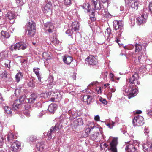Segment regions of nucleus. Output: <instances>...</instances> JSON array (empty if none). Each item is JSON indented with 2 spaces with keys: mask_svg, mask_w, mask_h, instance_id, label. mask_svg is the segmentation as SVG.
<instances>
[{
  "mask_svg": "<svg viewBox=\"0 0 152 152\" xmlns=\"http://www.w3.org/2000/svg\"><path fill=\"white\" fill-rule=\"evenodd\" d=\"M40 69L39 68H34L33 71L36 75L37 76V77L38 80L39 81L41 82V76L40 75L39 70Z\"/></svg>",
  "mask_w": 152,
  "mask_h": 152,
  "instance_id": "28",
  "label": "nucleus"
},
{
  "mask_svg": "<svg viewBox=\"0 0 152 152\" xmlns=\"http://www.w3.org/2000/svg\"><path fill=\"white\" fill-rule=\"evenodd\" d=\"M79 111L78 110L74 108L68 111V113L70 115V119L71 120H74L79 116L80 114L79 113Z\"/></svg>",
  "mask_w": 152,
  "mask_h": 152,
  "instance_id": "11",
  "label": "nucleus"
},
{
  "mask_svg": "<svg viewBox=\"0 0 152 152\" xmlns=\"http://www.w3.org/2000/svg\"><path fill=\"white\" fill-rule=\"evenodd\" d=\"M18 99H16L12 105V107L14 110H17L20 107L21 105L24 102L25 96H24L20 95Z\"/></svg>",
  "mask_w": 152,
  "mask_h": 152,
  "instance_id": "4",
  "label": "nucleus"
},
{
  "mask_svg": "<svg viewBox=\"0 0 152 152\" xmlns=\"http://www.w3.org/2000/svg\"><path fill=\"white\" fill-rule=\"evenodd\" d=\"M100 101L103 104H106L107 103V102L105 99L101 98L100 99Z\"/></svg>",
  "mask_w": 152,
  "mask_h": 152,
  "instance_id": "50",
  "label": "nucleus"
},
{
  "mask_svg": "<svg viewBox=\"0 0 152 152\" xmlns=\"http://www.w3.org/2000/svg\"><path fill=\"white\" fill-rule=\"evenodd\" d=\"M46 112V111L42 110V111H41L40 112V113L39 114V115H38L39 117V118L42 117V115L45 114Z\"/></svg>",
  "mask_w": 152,
  "mask_h": 152,
  "instance_id": "49",
  "label": "nucleus"
},
{
  "mask_svg": "<svg viewBox=\"0 0 152 152\" xmlns=\"http://www.w3.org/2000/svg\"><path fill=\"white\" fill-rule=\"evenodd\" d=\"M31 106L29 104H26L25 105V108L26 110L29 109L30 108H31Z\"/></svg>",
  "mask_w": 152,
  "mask_h": 152,
  "instance_id": "51",
  "label": "nucleus"
},
{
  "mask_svg": "<svg viewBox=\"0 0 152 152\" xmlns=\"http://www.w3.org/2000/svg\"><path fill=\"white\" fill-rule=\"evenodd\" d=\"M21 149V143L18 141L14 142L10 148L9 152H18Z\"/></svg>",
  "mask_w": 152,
  "mask_h": 152,
  "instance_id": "5",
  "label": "nucleus"
},
{
  "mask_svg": "<svg viewBox=\"0 0 152 152\" xmlns=\"http://www.w3.org/2000/svg\"><path fill=\"white\" fill-rule=\"evenodd\" d=\"M26 28L28 32L27 35L28 37H33L36 31L35 23L31 20H29L26 25Z\"/></svg>",
  "mask_w": 152,
  "mask_h": 152,
  "instance_id": "1",
  "label": "nucleus"
},
{
  "mask_svg": "<svg viewBox=\"0 0 152 152\" xmlns=\"http://www.w3.org/2000/svg\"><path fill=\"white\" fill-rule=\"evenodd\" d=\"M92 4L94 7L100 2L99 0H92Z\"/></svg>",
  "mask_w": 152,
  "mask_h": 152,
  "instance_id": "40",
  "label": "nucleus"
},
{
  "mask_svg": "<svg viewBox=\"0 0 152 152\" xmlns=\"http://www.w3.org/2000/svg\"><path fill=\"white\" fill-rule=\"evenodd\" d=\"M138 78L139 76L137 73H135L129 79V87L136 86L135 85L136 82L137 84H139L140 82L137 81Z\"/></svg>",
  "mask_w": 152,
  "mask_h": 152,
  "instance_id": "7",
  "label": "nucleus"
},
{
  "mask_svg": "<svg viewBox=\"0 0 152 152\" xmlns=\"http://www.w3.org/2000/svg\"><path fill=\"white\" fill-rule=\"evenodd\" d=\"M16 2L18 5H23L24 3L22 0H16Z\"/></svg>",
  "mask_w": 152,
  "mask_h": 152,
  "instance_id": "41",
  "label": "nucleus"
},
{
  "mask_svg": "<svg viewBox=\"0 0 152 152\" xmlns=\"http://www.w3.org/2000/svg\"><path fill=\"white\" fill-rule=\"evenodd\" d=\"M1 75L2 78H7V74L6 71H4L2 73Z\"/></svg>",
  "mask_w": 152,
  "mask_h": 152,
  "instance_id": "47",
  "label": "nucleus"
},
{
  "mask_svg": "<svg viewBox=\"0 0 152 152\" xmlns=\"http://www.w3.org/2000/svg\"><path fill=\"white\" fill-rule=\"evenodd\" d=\"M73 31L70 29H68L66 32V34H67L68 36H71L72 35Z\"/></svg>",
  "mask_w": 152,
  "mask_h": 152,
  "instance_id": "43",
  "label": "nucleus"
},
{
  "mask_svg": "<svg viewBox=\"0 0 152 152\" xmlns=\"http://www.w3.org/2000/svg\"><path fill=\"white\" fill-rule=\"evenodd\" d=\"M10 62L11 61L10 60H5L4 64L10 65Z\"/></svg>",
  "mask_w": 152,
  "mask_h": 152,
  "instance_id": "61",
  "label": "nucleus"
},
{
  "mask_svg": "<svg viewBox=\"0 0 152 152\" xmlns=\"http://www.w3.org/2000/svg\"><path fill=\"white\" fill-rule=\"evenodd\" d=\"M72 77L73 79L75 80L76 79V74L75 73H74L72 76Z\"/></svg>",
  "mask_w": 152,
  "mask_h": 152,
  "instance_id": "64",
  "label": "nucleus"
},
{
  "mask_svg": "<svg viewBox=\"0 0 152 152\" xmlns=\"http://www.w3.org/2000/svg\"><path fill=\"white\" fill-rule=\"evenodd\" d=\"M85 62L89 65H95L97 64L98 61L95 57L92 55H90L85 60Z\"/></svg>",
  "mask_w": 152,
  "mask_h": 152,
  "instance_id": "13",
  "label": "nucleus"
},
{
  "mask_svg": "<svg viewBox=\"0 0 152 152\" xmlns=\"http://www.w3.org/2000/svg\"><path fill=\"white\" fill-rule=\"evenodd\" d=\"M72 30L76 31L79 29V25L77 22H73L72 23L71 26Z\"/></svg>",
  "mask_w": 152,
  "mask_h": 152,
  "instance_id": "26",
  "label": "nucleus"
},
{
  "mask_svg": "<svg viewBox=\"0 0 152 152\" xmlns=\"http://www.w3.org/2000/svg\"><path fill=\"white\" fill-rule=\"evenodd\" d=\"M96 91H97L98 94H100L101 93V91L100 87H98L96 88Z\"/></svg>",
  "mask_w": 152,
  "mask_h": 152,
  "instance_id": "56",
  "label": "nucleus"
},
{
  "mask_svg": "<svg viewBox=\"0 0 152 152\" xmlns=\"http://www.w3.org/2000/svg\"><path fill=\"white\" fill-rule=\"evenodd\" d=\"M99 135V132H94L93 134L91 136V138L93 140H94L96 139L98 137Z\"/></svg>",
  "mask_w": 152,
  "mask_h": 152,
  "instance_id": "35",
  "label": "nucleus"
},
{
  "mask_svg": "<svg viewBox=\"0 0 152 152\" xmlns=\"http://www.w3.org/2000/svg\"><path fill=\"white\" fill-rule=\"evenodd\" d=\"M45 144L44 142H38L36 145V148L39 151L43 152L45 151L44 150Z\"/></svg>",
  "mask_w": 152,
  "mask_h": 152,
  "instance_id": "21",
  "label": "nucleus"
},
{
  "mask_svg": "<svg viewBox=\"0 0 152 152\" xmlns=\"http://www.w3.org/2000/svg\"><path fill=\"white\" fill-rule=\"evenodd\" d=\"M123 24L121 21H118L117 20H114L113 22V29L115 30H118V36L120 37L121 35V33L123 31Z\"/></svg>",
  "mask_w": 152,
  "mask_h": 152,
  "instance_id": "3",
  "label": "nucleus"
},
{
  "mask_svg": "<svg viewBox=\"0 0 152 152\" xmlns=\"http://www.w3.org/2000/svg\"><path fill=\"white\" fill-rule=\"evenodd\" d=\"M73 60L72 57L68 55H65L63 57V61L65 63L69 65Z\"/></svg>",
  "mask_w": 152,
  "mask_h": 152,
  "instance_id": "17",
  "label": "nucleus"
},
{
  "mask_svg": "<svg viewBox=\"0 0 152 152\" xmlns=\"http://www.w3.org/2000/svg\"><path fill=\"white\" fill-rule=\"evenodd\" d=\"M6 17L10 20H12L15 17V14L13 11H9L6 15Z\"/></svg>",
  "mask_w": 152,
  "mask_h": 152,
  "instance_id": "24",
  "label": "nucleus"
},
{
  "mask_svg": "<svg viewBox=\"0 0 152 152\" xmlns=\"http://www.w3.org/2000/svg\"><path fill=\"white\" fill-rule=\"evenodd\" d=\"M139 144L137 141H134L132 144L130 143L128 145H127L125 148V150H128L130 152H135L136 151V146H138Z\"/></svg>",
  "mask_w": 152,
  "mask_h": 152,
  "instance_id": "8",
  "label": "nucleus"
},
{
  "mask_svg": "<svg viewBox=\"0 0 152 152\" xmlns=\"http://www.w3.org/2000/svg\"><path fill=\"white\" fill-rule=\"evenodd\" d=\"M132 123L135 126H140L144 123V118L141 116L137 115L133 119Z\"/></svg>",
  "mask_w": 152,
  "mask_h": 152,
  "instance_id": "6",
  "label": "nucleus"
},
{
  "mask_svg": "<svg viewBox=\"0 0 152 152\" xmlns=\"http://www.w3.org/2000/svg\"><path fill=\"white\" fill-rule=\"evenodd\" d=\"M52 5L51 3L47 4L44 8L43 12L45 13H52Z\"/></svg>",
  "mask_w": 152,
  "mask_h": 152,
  "instance_id": "18",
  "label": "nucleus"
},
{
  "mask_svg": "<svg viewBox=\"0 0 152 152\" xmlns=\"http://www.w3.org/2000/svg\"><path fill=\"white\" fill-rule=\"evenodd\" d=\"M47 53L46 52H45L43 53L42 54V56L45 59H47V58L46 56H47Z\"/></svg>",
  "mask_w": 152,
  "mask_h": 152,
  "instance_id": "63",
  "label": "nucleus"
},
{
  "mask_svg": "<svg viewBox=\"0 0 152 152\" xmlns=\"http://www.w3.org/2000/svg\"><path fill=\"white\" fill-rule=\"evenodd\" d=\"M137 54H138L139 55V56H138V59L137 61L139 62L140 61V60L141 58V56L142 55V52L140 53H137Z\"/></svg>",
  "mask_w": 152,
  "mask_h": 152,
  "instance_id": "53",
  "label": "nucleus"
},
{
  "mask_svg": "<svg viewBox=\"0 0 152 152\" xmlns=\"http://www.w3.org/2000/svg\"><path fill=\"white\" fill-rule=\"evenodd\" d=\"M46 81L48 82L50 81V83H48L50 85H51L52 84V83L53 82V81L52 79L51 80L50 79H49L47 80Z\"/></svg>",
  "mask_w": 152,
  "mask_h": 152,
  "instance_id": "58",
  "label": "nucleus"
},
{
  "mask_svg": "<svg viewBox=\"0 0 152 152\" xmlns=\"http://www.w3.org/2000/svg\"><path fill=\"white\" fill-rule=\"evenodd\" d=\"M40 96L37 94L33 93L30 96L29 98L28 99V102L30 103H36L39 101Z\"/></svg>",
  "mask_w": 152,
  "mask_h": 152,
  "instance_id": "12",
  "label": "nucleus"
},
{
  "mask_svg": "<svg viewBox=\"0 0 152 152\" xmlns=\"http://www.w3.org/2000/svg\"><path fill=\"white\" fill-rule=\"evenodd\" d=\"M149 11L152 13V2L150 3L149 6Z\"/></svg>",
  "mask_w": 152,
  "mask_h": 152,
  "instance_id": "54",
  "label": "nucleus"
},
{
  "mask_svg": "<svg viewBox=\"0 0 152 152\" xmlns=\"http://www.w3.org/2000/svg\"><path fill=\"white\" fill-rule=\"evenodd\" d=\"M64 2L66 5H69L71 4V0H64Z\"/></svg>",
  "mask_w": 152,
  "mask_h": 152,
  "instance_id": "42",
  "label": "nucleus"
},
{
  "mask_svg": "<svg viewBox=\"0 0 152 152\" xmlns=\"http://www.w3.org/2000/svg\"><path fill=\"white\" fill-rule=\"evenodd\" d=\"M4 101V99L3 98V97L2 95V94L0 93V104L1 103Z\"/></svg>",
  "mask_w": 152,
  "mask_h": 152,
  "instance_id": "55",
  "label": "nucleus"
},
{
  "mask_svg": "<svg viewBox=\"0 0 152 152\" xmlns=\"http://www.w3.org/2000/svg\"><path fill=\"white\" fill-rule=\"evenodd\" d=\"M110 90L112 92H114L116 91L115 88L114 86L110 88Z\"/></svg>",
  "mask_w": 152,
  "mask_h": 152,
  "instance_id": "60",
  "label": "nucleus"
},
{
  "mask_svg": "<svg viewBox=\"0 0 152 152\" xmlns=\"http://www.w3.org/2000/svg\"><path fill=\"white\" fill-rule=\"evenodd\" d=\"M52 42H53L55 46H57L60 43L59 41L56 38H53Z\"/></svg>",
  "mask_w": 152,
  "mask_h": 152,
  "instance_id": "38",
  "label": "nucleus"
},
{
  "mask_svg": "<svg viewBox=\"0 0 152 152\" xmlns=\"http://www.w3.org/2000/svg\"><path fill=\"white\" fill-rule=\"evenodd\" d=\"M139 4V2L137 0H129L128 5L134 10L138 9Z\"/></svg>",
  "mask_w": 152,
  "mask_h": 152,
  "instance_id": "15",
  "label": "nucleus"
},
{
  "mask_svg": "<svg viewBox=\"0 0 152 152\" xmlns=\"http://www.w3.org/2000/svg\"><path fill=\"white\" fill-rule=\"evenodd\" d=\"M28 47V45L23 42H19L16 44L11 46L10 48L11 51H16L17 50H24L26 49Z\"/></svg>",
  "mask_w": 152,
  "mask_h": 152,
  "instance_id": "2",
  "label": "nucleus"
},
{
  "mask_svg": "<svg viewBox=\"0 0 152 152\" xmlns=\"http://www.w3.org/2000/svg\"><path fill=\"white\" fill-rule=\"evenodd\" d=\"M147 18L146 15H142L137 18V23L139 25L145 23L146 22Z\"/></svg>",
  "mask_w": 152,
  "mask_h": 152,
  "instance_id": "16",
  "label": "nucleus"
},
{
  "mask_svg": "<svg viewBox=\"0 0 152 152\" xmlns=\"http://www.w3.org/2000/svg\"><path fill=\"white\" fill-rule=\"evenodd\" d=\"M94 8L95 10H100L102 8L101 3L99 2V3H98L94 7Z\"/></svg>",
  "mask_w": 152,
  "mask_h": 152,
  "instance_id": "39",
  "label": "nucleus"
},
{
  "mask_svg": "<svg viewBox=\"0 0 152 152\" xmlns=\"http://www.w3.org/2000/svg\"><path fill=\"white\" fill-rule=\"evenodd\" d=\"M129 88L128 89H123V91H125L127 93H129V95L131 97H134L137 94L138 91L136 86L134 87H129Z\"/></svg>",
  "mask_w": 152,
  "mask_h": 152,
  "instance_id": "9",
  "label": "nucleus"
},
{
  "mask_svg": "<svg viewBox=\"0 0 152 152\" xmlns=\"http://www.w3.org/2000/svg\"><path fill=\"white\" fill-rule=\"evenodd\" d=\"M4 143V138L2 136L0 135V146L2 145Z\"/></svg>",
  "mask_w": 152,
  "mask_h": 152,
  "instance_id": "45",
  "label": "nucleus"
},
{
  "mask_svg": "<svg viewBox=\"0 0 152 152\" xmlns=\"http://www.w3.org/2000/svg\"><path fill=\"white\" fill-rule=\"evenodd\" d=\"M57 105L55 104L52 103L48 106V110L52 113H54L57 109Z\"/></svg>",
  "mask_w": 152,
  "mask_h": 152,
  "instance_id": "20",
  "label": "nucleus"
},
{
  "mask_svg": "<svg viewBox=\"0 0 152 152\" xmlns=\"http://www.w3.org/2000/svg\"><path fill=\"white\" fill-rule=\"evenodd\" d=\"M116 42L119 45H121V43H119V42H120V41L119 39V38L118 37L116 38V40H115Z\"/></svg>",
  "mask_w": 152,
  "mask_h": 152,
  "instance_id": "62",
  "label": "nucleus"
},
{
  "mask_svg": "<svg viewBox=\"0 0 152 152\" xmlns=\"http://www.w3.org/2000/svg\"><path fill=\"white\" fill-rule=\"evenodd\" d=\"M24 114L26 115L27 117H29L30 116V113L28 111H26L25 112Z\"/></svg>",
  "mask_w": 152,
  "mask_h": 152,
  "instance_id": "59",
  "label": "nucleus"
},
{
  "mask_svg": "<svg viewBox=\"0 0 152 152\" xmlns=\"http://www.w3.org/2000/svg\"><path fill=\"white\" fill-rule=\"evenodd\" d=\"M118 144L117 139L113 138L110 143V147L108 149L110 150L112 152H117V145Z\"/></svg>",
  "mask_w": 152,
  "mask_h": 152,
  "instance_id": "14",
  "label": "nucleus"
},
{
  "mask_svg": "<svg viewBox=\"0 0 152 152\" xmlns=\"http://www.w3.org/2000/svg\"><path fill=\"white\" fill-rule=\"evenodd\" d=\"M44 27L46 31H48L49 33L52 32V30L53 28V26L52 23L49 22L45 23L44 25Z\"/></svg>",
  "mask_w": 152,
  "mask_h": 152,
  "instance_id": "19",
  "label": "nucleus"
},
{
  "mask_svg": "<svg viewBox=\"0 0 152 152\" xmlns=\"http://www.w3.org/2000/svg\"><path fill=\"white\" fill-rule=\"evenodd\" d=\"M60 124L59 123L56 124L55 126L51 127L50 130L48 131L47 136L49 140L51 139L52 138L51 135L55 133L57 130L59 129Z\"/></svg>",
  "mask_w": 152,
  "mask_h": 152,
  "instance_id": "10",
  "label": "nucleus"
},
{
  "mask_svg": "<svg viewBox=\"0 0 152 152\" xmlns=\"http://www.w3.org/2000/svg\"><path fill=\"white\" fill-rule=\"evenodd\" d=\"M94 13V12L92 11L90 15V18L92 21H95L96 19V18L95 17Z\"/></svg>",
  "mask_w": 152,
  "mask_h": 152,
  "instance_id": "37",
  "label": "nucleus"
},
{
  "mask_svg": "<svg viewBox=\"0 0 152 152\" xmlns=\"http://www.w3.org/2000/svg\"><path fill=\"white\" fill-rule=\"evenodd\" d=\"M92 99V96L87 95H84L83 98V101L88 104H90L91 102Z\"/></svg>",
  "mask_w": 152,
  "mask_h": 152,
  "instance_id": "23",
  "label": "nucleus"
},
{
  "mask_svg": "<svg viewBox=\"0 0 152 152\" xmlns=\"http://www.w3.org/2000/svg\"><path fill=\"white\" fill-rule=\"evenodd\" d=\"M23 76L22 73L21 72L18 73L15 75V79L16 81L18 83L21 79Z\"/></svg>",
  "mask_w": 152,
  "mask_h": 152,
  "instance_id": "33",
  "label": "nucleus"
},
{
  "mask_svg": "<svg viewBox=\"0 0 152 152\" xmlns=\"http://www.w3.org/2000/svg\"><path fill=\"white\" fill-rule=\"evenodd\" d=\"M74 126L77 127L78 126L82 125L83 124V121L82 118H79L75 120L74 122Z\"/></svg>",
  "mask_w": 152,
  "mask_h": 152,
  "instance_id": "27",
  "label": "nucleus"
},
{
  "mask_svg": "<svg viewBox=\"0 0 152 152\" xmlns=\"http://www.w3.org/2000/svg\"><path fill=\"white\" fill-rule=\"evenodd\" d=\"M151 144V143H147L146 144H144L142 145V149L144 151H150V150L149 146Z\"/></svg>",
  "mask_w": 152,
  "mask_h": 152,
  "instance_id": "29",
  "label": "nucleus"
},
{
  "mask_svg": "<svg viewBox=\"0 0 152 152\" xmlns=\"http://www.w3.org/2000/svg\"><path fill=\"white\" fill-rule=\"evenodd\" d=\"M94 119L97 121H99L100 117L99 115H96L95 116Z\"/></svg>",
  "mask_w": 152,
  "mask_h": 152,
  "instance_id": "57",
  "label": "nucleus"
},
{
  "mask_svg": "<svg viewBox=\"0 0 152 152\" xmlns=\"http://www.w3.org/2000/svg\"><path fill=\"white\" fill-rule=\"evenodd\" d=\"M1 34V37L4 39H7L10 37V34L7 31H2Z\"/></svg>",
  "mask_w": 152,
  "mask_h": 152,
  "instance_id": "30",
  "label": "nucleus"
},
{
  "mask_svg": "<svg viewBox=\"0 0 152 152\" xmlns=\"http://www.w3.org/2000/svg\"><path fill=\"white\" fill-rule=\"evenodd\" d=\"M28 86L34 88L35 86L34 82L33 80L29 81L28 83Z\"/></svg>",
  "mask_w": 152,
  "mask_h": 152,
  "instance_id": "36",
  "label": "nucleus"
},
{
  "mask_svg": "<svg viewBox=\"0 0 152 152\" xmlns=\"http://www.w3.org/2000/svg\"><path fill=\"white\" fill-rule=\"evenodd\" d=\"M50 92H45L43 94V96L45 97H47L48 98L49 96H50Z\"/></svg>",
  "mask_w": 152,
  "mask_h": 152,
  "instance_id": "48",
  "label": "nucleus"
},
{
  "mask_svg": "<svg viewBox=\"0 0 152 152\" xmlns=\"http://www.w3.org/2000/svg\"><path fill=\"white\" fill-rule=\"evenodd\" d=\"M110 78L113 81H114V75L113 73H111L109 75Z\"/></svg>",
  "mask_w": 152,
  "mask_h": 152,
  "instance_id": "52",
  "label": "nucleus"
},
{
  "mask_svg": "<svg viewBox=\"0 0 152 152\" xmlns=\"http://www.w3.org/2000/svg\"><path fill=\"white\" fill-rule=\"evenodd\" d=\"M135 52L137 53H141L142 47L141 45L138 44H136L135 45Z\"/></svg>",
  "mask_w": 152,
  "mask_h": 152,
  "instance_id": "31",
  "label": "nucleus"
},
{
  "mask_svg": "<svg viewBox=\"0 0 152 152\" xmlns=\"http://www.w3.org/2000/svg\"><path fill=\"white\" fill-rule=\"evenodd\" d=\"M17 136H15L14 134L11 132H9L7 137L8 142H12L14 139L16 138Z\"/></svg>",
  "mask_w": 152,
  "mask_h": 152,
  "instance_id": "25",
  "label": "nucleus"
},
{
  "mask_svg": "<svg viewBox=\"0 0 152 152\" xmlns=\"http://www.w3.org/2000/svg\"><path fill=\"white\" fill-rule=\"evenodd\" d=\"M29 140L31 142L34 141L36 140V137L33 135L31 136L29 138Z\"/></svg>",
  "mask_w": 152,
  "mask_h": 152,
  "instance_id": "46",
  "label": "nucleus"
},
{
  "mask_svg": "<svg viewBox=\"0 0 152 152\" xmlns=\"http://www.w3.org/2000/svg\"><path fill=\"white\" fill-rule=\"evenodd\" d=\"M4 109L5 113L8 114H11L12 110L11 107L8 106H6L4 107Z\"/></svg>",
  "mask_w": 152,
  "mask_h": 152,
  "instance_id": "32",
  "label": "nucleus"
},
{
  "mask_svg": "<svg viewBox=\"0 0 152 152\" xmlns=\"http://www.w3.org/2000/svg\"><path fill=\"white\" fill-rule=\"evenodd\" d=\"M19 88H17L15 90V96L17 97H19L20 95L21 89L22 87L20 86L19 87Z\"/></svg>",
  "mask_w": 152,
  "mask_h": 152,
  "instance_id": "34",
  "label": "nucleus"
},
{
  "mask_svg": "<svg viewBox=\"0 0 152 152\" xmlns=\"http://www.w3.org/2000/svg\"><path fill=\"white\" fill-rule=\"evenodd\" d=\"M114 123L112 121V123L111 124L109 123L107 124L106 125L110 129H112L114 126Z\"/></svg>",
  "mask_w": 152,
  "mask_h": 152,
  "instance_id": "44",
  "label": "nucleus"
},
{
  "mask_svg": "<svg viewBox=\"0 0 152 152\" xmlns=\"http://www.w3.org/2000/svg\"><path fill=\"white\" fill-rule=\"evenodd\" d=\"M95 127L94 123L93 122H91L86 128L85 130V132L87 134H89L90 131L93 129Z\"/></svg>",
  "mask_w": 152,
  "mask_h": 152,
  "instance_id": "22",
  "label": "nucleus"
}]
</instances>
